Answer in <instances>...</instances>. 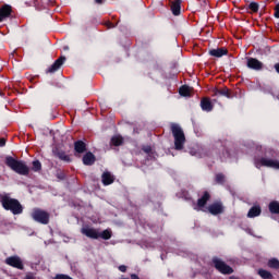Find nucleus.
<instances>
[{
  "mask_svg": "<svg viewBox=\"0 0 279 279\" xmlns=\"http://www.w3.org/2000/svg\"><path fill=\"white\" fill-rule=\"evenodd\" d=\"M56 177L58 178V180H66V173L62 170L57 171Z\"/></svg>",
  "mask_w": 279,
  "mask_h": 279,
  "instance_id": "obj_32",
  "label": "nucleus"
},
{
  "mask_svg": "<svg viewBox=\"0 0 279 279\" xmlns=\"http://www.w3.org/2000/svg\"><path fill=\"white\" fill-rule=\"evenodd\" d=\"M229 279H236L234 276L229 277Z\"/></svg>",
  "mask_w": 279,
  "mask_h": 279,
  "instance_id": "obj_41",
  "label": "nucleus"
},
{
  "mask_svg": "<svg viewBox=\"0 0 279 279\" xmlns=\"http://www.w3.org/2000/svg\"><path fill=\"white\" fill-rule=\"evenodd\" d=\"M104 186H110V184L114 183V175L112 173L106 171L101 175Z\"/></svg>",
  "mask_w": 279,
  "mask_h": 279,
  "instance_id": "obj_16",
  "label": "nucleus"
},
{
  "mask_svg": "<svg viewBox=\"0 0 279 279\" xmlns=\"http://www.w3.org/2000/svg\"><path fill=\"white\" fill-rule=\"evenodd\" d=\"M170 131L174 138V148L177 151H182L184 149V143H186V136L184 135V130L178 123L170 124Z\"/></svg>",
  "mask_w": 279,
  "mask_h": 279,
  "instance_id": "obj_4",
  "label": "nucleus"
},
{
  "mask_svg": "<svg viewBox=\"0 0 279 279\" xmlns=\"http://www.w3.org/2000/svg\"><path fill=\"white\" fill-rule=\"evenodd\" d=\"M54 156H57V158H59V160H62L63 162H71V156L66 155V153L64 150H57L54 151Z\"/></svg>",
  "mask_w": 279,
  "mask_h": 279,
  "instance_id": "obj_21",
  "label": "nucleus"
},
{
  "mask_svg": "<svg viewBox=\"0 0 279 279\" xmlns=\"http://www.w3.org/2000/svg\"><path fill=\"white\" fill-rule=\"evenodd\" d=\"M209 56L213 58H223V56H228V49L226 48H217L209 50Z\"/></svg>",
  "mask_w": 279,
  "mask_h": 279,
  "instance_id": "obj_17",
  "label": "nucleus"
},
{
  "mask_svg": "<svg viewBox=\"0 0 279 279\" xmlns=\"http://www.w3.org/2000/svg\"><path fill=\"white\" fill-rule=\"evenodd\" d=\"M215 182H216V184L225 185L226 184V174L217 173L215 177Z\"/></svg>",
  "mask_w": 279,
  "mask_h": 279,
  "instance_id": "obj_27",
  "label": "nucleus"
},
{
  "mask_svg": "<svg viewBox=\"0 0 279 279\" xmlns=\"http://www.w3.org/2000/svg\"><path fill=\"white\" fill-rule=\"evenodd\" d=\"M95 3H96L97 5H101V3H104V0H95Z\"/></svg>",
  "mask_w": 279,
  "mask_h": 279,
  "instance_id": "obj_40",
  "label": "nucleus"
},
{
  "mask_svg": "<svg viewBox=\"0 0 279 279\" xmlns=\"http://www.w3.org/2000/svg\"><path fill=\"white\" fill-rule=\"evenodd\" d=\"M274 69L276 71V73L279 74V62L274 65Z\"/></svg>",
  "mask_w": 279,
  "mask_h": 279,
  "instance_id": "obj_38",
  "label": "nucleus"
},
{
  "mask_svg": "<svg viewBox=\"0 0 279 279\" xmlns=\"http://www.w3.org/2000/svg\"><path fill=\"white\" fill-rule=\"evenodd\" d=\"M201 108L202 110H204V112H213V109L215 108V106L213 105V101L210 100V98L205 97V98H202L201 100Z\"/></svg>",
  "mask_w": 279,
  "mask_h": 279,
  "instance_id": "obj_13",
  "label": "nucleus"
},
{
  "mask_svg": "<svg viewBox=\"0 0 279 279\" xmlns=\"http://www.w3.org/2000/svg\"><path fill=\"white\" fill-rule=\"evenodd\" d=\"M258 276H260V278H263V279H271V278H274V275H271L268 270H265L263 268H260L258 270Z\"/></svg>",
  "mask_w": 279,
  "mask_h": 279,
  "instance_id": "obj_28",
  "label": "nucleus"
},
{
  "mask_svg": "<svg viewBox=\"0 0 279 279\" xmlns=\"http://www.w3.org/2000/svg\"><path fill=\"white\" fill-rule=\"evenodd\" d=\"M268 267L270 269H278L279 268V260L278 258H271L268 260Z\"/></svg>",
  "mask_w": 279,
  "mask_h": 279,
  "instance_id": "obj_29",
  "label": "nucleus"
},
{
  "mask_svg": "<svg viewBox=\"0 0 279 279\" xmlns=\"http://www.w3.org/2000/svg\"><path fill=\"white\" fill-rule=\"evenodd\" d=\"M119 271H121L122 274H125V271H128V266L125 265L119 266Z\"/></svg>",
  "mask_w": 279,
  "mask_h": 279,
  "instance_id": "obj_36",
  "label": "nucleus"
},
{
  "mask_svg": "<svg viewBox=\"0 0 279 279\" xmlns=\"http://www.w3.org/2000/svg\"><path fill=\"white\" fill-rule=\"evenodd\" d=\"M208 211L214 216L221 215L223 213V205L221 203H214L208 206Z\"/></svg>",
  "mask_w": 279,
  "mask_h": 279,
  "instance_id": "obj_14",
  "label": "nucleus"
},
{
  "mask_svg": "<svg viewBox=\"0 0 279 279\" xmlns=\"http://www.w3.org/2000/svg\"><path fill=\"white\" fill-rule=\"evenodd\" d=\"M110 143L113 147H121L123 145V137L121 135L112 136Z\"/></svg>",
  "mask_w": 279,
  "mask_h": 279,
  "instance_id": "obj_25",
  "label": "nucleus"
},
{
  "mask_svg": "<svg viewBox=\"0 0 279 279\" xmlns=\"http://www.w3.org/2000/svg\"><path fill=\"white\" fill-rule=\"evenodd\" d=\"M211 97H227V99H230L232 97V94L230 93V89L228 87H225L222 89L215 88L213 90Z\"/></svg>",
  "mask_w": 279,
  "mask_h": 279,
  "instance_id": "obj_12",
  "label": "nucleus"
},
{
  "mask_svg": "<svg viewBox=\"0 0 279 279\" xmlns=\"http://www.w3.org/2000/svg\"><path fill=\"white\" fill-rule=\"evenodd\" d=\"M262 213L260 206H253L248 213H247V217L248 219H254V217H259Z\"/></svg>",
  "mask_w": 279,
  "mask_h": 279,
  "instance_id": "obj_22",
  "label": "nucleus"
},
{
  "mask_svg": "<svg viewBox=\"0 0 279 279\" xmlns=\"http://www.w3.org/2000/svg\"><path fill=\"white\" fill-rule=\"evenodd\" d=\"M260 5H258L257 2H251L248 4V10H251V12H253V14H256V12H258Z\"/></svg>",
  "mask_w": 279,
  "mask_h": 279,
  "instance_id": "obj_30",
  "label": "nucleus"
},
{
  "mask_svg": "<svg viewBox=\"0 0 279 279\" xmlns=\"http://www.w3.org/2000/svg\"><path fill=\"white\" fill-rule=\"evenodd\" d=\"M179 95L181 97H191V87L189 85H183L179 88Z\"/></svg>",
  "mask_w": 279,
  "mask_h": 279,
  "instance_id": "obj_24",
  "label": "nucleus"
},
{
  "mask_svg": "<svg viewBox=\"0 0 279 279\" xmlns=\"http://www.w3.org/2000/svg\"><path fill=\"white\" fill-rule=\"evenodd\" d=\"M31 217L36 223H40L41 226H48L51 215L49 211H45L44 209L40 208H34Z\"/></svg>",
  "mask_w": 279,
  "mask_h": 279,
  "instance_id": "obj_6",
  "label": "nucleus"
},
{
  "mask_svg": "<svg viewBox=\"0 0 279 279\" xmlns=\"http://www.w3.org/2000/svg\"><path fill=\"white\" fill-rule=\"evenodd\" d=\"M81 232L87 236V239H99V231L95 228L84 227L81 229Z\"/></svg>",
  "mask_w": 279,
  "mask_h": 279,
  "instance_id": "obj_11",
  "label": "nucleus"
},
{
  "mask_svg": "<svg viewBox=\"0 0 279 279\" xmlns=\"http://www.w3.org/2000/svg\"><path fill=\"white\" fill-rule=\"evenodd\" d=\"M105 25L108 27V29H114V27H117V25H114L112 22H106Z\"/></svg>",
  "mask_w": 279,
  "mask_h": 279,
  "instance_id": "obj_35",
  "label": "nucleus"
},
{
  "mask_svg": "<svg viewBox=\"0 0 279 279\" xmlns=\"http://www.w3.org/2000/svg\"><path fill=\"white\" fill-rule=\"evenodd\" d=\"M64 49H69V47H65Z\"/></svg>",
  "mask_w": 279,
  "mask_h": 279,
  "instance_id": "obj_42",
  "label": "nucleus"
},
{
  "mask_svg": "<svg viewBox=\"0 0 279 279\" xmlns=\"http://www.w3.org/2000/svg\"><path fill=\"white\" fill-rule=\"evenodd\" d=\"M209 201H210V193H208V191H205L203 196L197 201L198 208H204V206H206V204H208Z\"/></svg>",
  "mask_w": 279,
  "mask_h": 279,
  "instance_id": "obj_19",
  "label": "nucleus"
},
{
  "mask_svg": "<svg viewBox=\"0 0 279 279\" xmlns=\"http://www.w3.org/2000/svg\"><path fill=\"white\" fill-rule=\"evenodd\" d=\"M96 157L94 156L93 153L88 151L83 156V163L86 165V167H90L95 165Z\"/></svg>",
  "mask_w": 279,
  "mask_h": 279,
  "instance_id": "obj_18",
  "label": "nucleus"
},
{
  "mask_svg": "<svg viewBox=\"0 0 279 279\" xmlns=\"http://www.w3.org/2000/svg\"><path fill=\"white\" fill-rule=\"evenodd\" d=\"M171 12L173 16H180L182 12V0H173L171 3Z\"/></svg>",
  "mask_w": 279,
  "mask_h": 279,
  "instance_id": "obj_15",
  "label": "nucleus"
},
{
  "mask_svg": "<svg viewBox=\"0 0 279 279\" xmlns=\"http://www.w3.org/2000/svg\"><path fill=\"white\" fill-rule=\"evenodd\" d=\"M246 66L252 71H263L264 64L258 59L250 57L247 58Z\"/></svg>",
  "mask_w": 279,
  "mask_h": 279,
  "instance_id": "obj_8",
  "label": "nucleus"
},
{
  "mask_svg": "<svg viewBox=\"0 0 279 279\" xmlns=\"http://www.w3.org/2000/svg\"><path fill=\"white\" fill-rule=\"evenodd\" d=\"M142 150L144 154H148V156H151V146H143Z\"/></svg>",
  "mask_w": 279,
  "mask_h": 279,
  "instance_id": "obj_33",
  "label": "nucleus"
},
{
  "mask_svg": "<svg viewBox=\"0 0 279 279\" xmlns=\"http://www.w3.org/2000/svg\"><path fill=\"white\" fill-rule=\"evenodd\" d=\"M272 158H276V150L268 149L265 154V157L255 160L256 169H260V167H267L268 169H279V160Z\"/></svg>",
  "mask_w": 279,
  "mask_h": 279,
  "instance_id": "obj_2",
  "label": "nucleus"
},
{
  "mask_svg": "<svg viewBox=\"0 0 279 279\" xmlns=\"http://www.w3.org/2000/svg\"><path fill=\"white\" fill-rule=\"evenodd\" d=\"M0 147H5V138H0Z\"/></svg>",
  "mask_w": 279,
  "mask_h": 279,
  "instance_id": "obj_37",
  "label": "nucleus"
},
{
  "mask_svg": "<svg viewBox=\"0 0 279 279\" xmlns=\"http://www.w3.org/2000/svg\"><path fill=\"white\" fill-rule=\"evenodd\" d=\"M0 203L4 210H10L12 215H23V205L19 199L10 197V195H0Z\"/></svg>",
  "mask_w": 279,
  "mask_h": 279,
  "instance_id": "obj_1",
  "label": "nucleus"
},
{
  "mask_svg": "<svg viewBox=\"0 0 279 279\" xmlns=\"http://www.w3.org/2000/svg\"><path fill=\"white\" fill-rule=\"evenodd\" d=\"M211 267L217 269L219 274H222V276H230L234 274V269L217 256L211 258Z\"/></svg>",
  "mask_w": 279,
  "mask_h": 279,
  "instance_id": "obj_5",
  "label": "nucleus"
},
{
  "mask_svg": "<svg viewBox=\"0 0 279 279\" xmlns=\"http://www.w3.org/2000/svg\"><path fill=\"white\" fill-rule=\"evenodd\" d=\"M131 279H141V277H138L136 274H131Z\"/></svg>",
  "mask_w": 279,
  "mask_h": 279,
  "instance_id": "obj_39",
  "label": "nucleus"
},
{
  "mask_svg": "<svg viewBox=\"0 0 279 279\" xmlns=\"http://www.w3.org/2000/svg\"><path fill=\"white\" fill-rule=\"evenodd\" d=\"M41 169H43V163H40L39 160H34L32 170L36 172V171H40Z\"/></svg>",
  "mask_w": 279,
  "mask_h": 279,
  "instance_id": "obj_31",
  "label": "nucleus"
},
{
  "mask_svg": "<svg viewBox=\"0 0 279 279\" xmlns=\"http://www.w3.org/2000/svg\"><path fill=\"white\" fill-rule=\"evenodd\" d=\"M274 16L275 19H279V2L275 5Z\"/></svg>",
  "mask_w": 279,
  "mask_h": 279,
  "instance_id": "obj_34",
  "label": "nucleus"
},
{
  "mask_svg": "<svg viewBox=\"0 0 279 279\" xmlns=\"http://www.w3.org/2000/svg\"><path fill=\"white\" fill-rule=\"evenodd\" d=\"M12 16V5L3 4L0 7V23H3L5 19H10Z\"/></svg>",
  "mask_w": 279,
  "mask_h": 279,
  "instance_id": "obj_10",
  "label": "nucleus"
},
{
  "mask_svg": "<svg viewBox=\"0 0 279 279\" xmlns=\"http://www.w3.org/2000/svg\"><path fill=\"white\" fill-rule=\"evenodd\" d=\"M269 211L271 215H279V202L278 201H272L268 205Z\"/></svg>",
  "mask_w": 279,
  "mask_h": 279,
  "instance_id": "obj_23",
  "label": "nucleus"
},
{
  "mask_svg": "<svg viewBox=\"0 0 279 279\" xmlns=\"http://www.w3.org/2000/svg\"><path fill=\"white\" fill-rule=\"evenodd\" d=\"M5 265H9V267H13L14 269H20L23 271L25 269V265L23 264V259L19 255H13L10 257H7L4 260Z\"/></svg>",
  "mask_w": 279,
  "mask_h": 279,
  "instance_id": "obj_7",
  "label": "nucleus"
},
{
  "mask_svg": "<svg viewBox=\"0 0 279 279\" xmlns=\"http://www.w3.org/2000/svg\"><path fill=\"white\" fill-rule=\"evenodd\" d=\"M74 151H76V154H84V151H86V143L82 140L74 142Z\"/></svg>",
  "mask_w": 279,
  "mask_h": 279,
  "instance_id": "obj_20",
  "label": "nucleus"
},
{
  "mask_svg": "<svg viewBox=\"0 0 279 279\" xmlns=\"http://www.w3.org/2000/svg\"><path fill=\"white\" fill-rule=\"evenodd\" d=\"M7 167L19 175H29V167L23 160H17L12 156H7L4 160Z\"/></svg>",
  "mask_w": 279,
  "mask_h": 279,
  "instance_id": "obj_3",
  "label": "nucleus"
},
{
  "mask_svg": "<svg viewBox=\"0 0 279 279\" xmlns=\"http://www.w3.org/2000/svg\"><path fill=\"white\" fill-rule=\"evenodd\" d=\"M98 239H104V241H110L112 239V231L106 229L102 232L98 233Z\"/></svg>",
  "mask_w": 279,
  "mask_h": 279,
  "instance_id": "obj_26",
  "label": "nucleus"
},
{
  "mask_svg": "<svg viewBox=\"0 0 279 279\" xmlns=\"http://www.w3.org/2000/svg\"><path fill=\"white\" fill-rule=\"evenodd\" d=\"M64 62H66V57L61 56L59 59H57L53 64H51L46 73H56L61 66L62 64H64Z\"/></svg>",
  "mask_w": 279,
  "mask_h": 279,
  "instance_id": "obj_9",
  "label": "nucleus"
}]
</instances>
